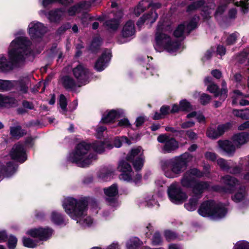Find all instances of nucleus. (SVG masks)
<instances>
[{"label":"nucleus","instance_id":"obj_62","mask_svg":"<svg viewBox=\"0 0 249 249\" xmlns=\"http://www.w3.org/2000/svg\"><path fill=\"white\" fill-rule=\"evenodd\" d=\"M242 169L240 167L238 166H235L234 167H231L230 166V169L228 170V172L234 174L236 175L240 174L241 172Z\"/></svg>","mask_w":249,"mask_h":249},{"label":"nucleus","instance_id":"obj_28","mask_svg":"<svg viewBox=\"0 0 249 249\" xmlns=\"http://www.w3.org/2000/svg\"><path fill=\"white\" fill-rule=\"evenodd\" d=\"M158 14L155 11H151L150 12L145 14L137 22L138 26H140L143 23L152 24L158 18Z\"/></svg>","mask_w":249,"mask_h":249},{"label":"nucleus","instance_id":"obj_37","mask_svg":"<svg viewBox=\"0 0 249 249\" xmlns=\"http://www.w3.org/2000/svg\"><path fill=\"white\" fill-rule=\"evenodd\" d=\"M26 133V132L22 129L21 127L19 125L10 127V134L12 137L18 138L23 136Z\"/></svg>","mask_w":249,"mask_h":249},{"label":"nucleus","instance_id":"obj_46","mask_svg":"<svg viewBox=\"0 0 249 249\" xmlns=\"http://www.w3.org/2000/svg\"><path fill=\"white\" fill-rule=\"evenodd\" d=\"M151 240L152 244L154 246L160 245L162 243L161 236L158 231L154 233Z\"/></svg>","mask_w":249,"mask_h":249},{"label":"nucleus","instance_id":"obj_23","mask_svg":"<svg viewBox=\"0 0 249 249\" xmlns=\"http://www.w3.org/2000/svg\"><path fill=\"white\" fill-rule=\"evenodd\" d=\"M111 58V53L109 50L105 51L102 56L97 61L95 68L97 71H102L107 66Z\"/></svg>","mask_w":249,"mask_h":249},{"label":"nucleus","instance_id":"obj_59","mask_svg":"<svg viewBox=\"0 0 249 249\" xmlns=\"http://www.w3.org/2000/svg\"><path fill=\"white\" fill-rule=\"evenodd\" d=\"M199 100L202 105H205L210 102L211 97L207 94L202 93L200 96Z\"/></svg>","mask_w":249,"mask_h":249},{"label":"nucleus","instance_id":"obj_40","mask_svg":"<svg viewBox=\"0 0 249 249\" xmlns=\"http://www.w3.org/2000/svg\"><path fill=\"white\" fill-rule=\"evenodd\" d=\"M233 115L242 119H247L249 117V109L246 108L244 110L233 109Z\"/></svg>","mask_w":249,"mask_h":249},{"label":"nucleus","instance_id":"obj_39","mask_svg":"<svg viewBox=\"0 0 249 249\" xmlns=\"http://www.w3.org/2000/svg\"><path fill=\"white\" fill-rule=\"evenodd\" d=\"M156 196L153 195H148L145 199V202L146 205L148 207H156L158 208L159 206V204L158 202V201L156 199Z\"/></svg>","mask_w":249,"mask_h":249},{"label":"nucleus","instance_id":"obj_11","mask_svg":"<svg viewBox=\"0 0 249 249\" xmlns=\"http://www.w3.org/2000/svg\"><path fill=\"white\" fill-rule=\"evenodd\" d=\"M27 31L33 40H40L47 31V28L43 23L37 21L31 22L28 26Z\"/></svg>","mask_w":249,"mask_h":249},{"label":"nucleus","instance_id":"obj_4","mask_svg":"<svg viewBox=\"0 0 249 249\" xmlns=\"http://www.w3.org/2000/svg\"><path fill=\"white\" fill-rule=\"evenodd\" d=\"M192 160V156L185 152L172 159L161 161V169L166 177L175 178L178 177L186 169L188 163Z\"/></svg>","mask_w":249,"mask_h":249},{"label":"nucleus","instance_id":"obj_2","mask_svg":"<svg viewBox=\"0 0 249 249\" xmlns=\"http://www.w3.org/2000/svg\"><path fill=\"white\" fill-rule=\"evenodd\" d=\"M112 147V145L107 142L97 141L93 143L92 145L85 142H82L78 144L75 150L70 153L68 157V160L79 167H85L96 159V155L89 152L91 148L96 152L100 154L103 153L106 148L111 149Z\"/></svg>","mask_w":249,"mask_h":249},{"label":"nucleus","instance_id":"obj_38","mask_svg":"<svg viewBox=\"0 0 249 249\" xmlns=\"http://www.w3.org/2000/svg\"><path fill=\"white\" fill-rule=\"evenodd\" d=\"M170 112L171 111L169 106H162L160 109V113L156 112L153 118L155 120L160 119L164 117Z\"/></svg>","mask_w":249,"mask_h":249},{"label":"nucleus","instance_id":"obj_13","mask_svg":"<svg viewBox=\"0 0 249 249\" xmlns=\"http://www.w3.org/2000/svg\"><path fill=\"white\" fill-rule=\"evenodd\" d=\"M72 72L77 80L78 87L85 85L89 82L90 72L84 65L81 64L78 65L73 69Z\"/></svg>","mask_w":249,"mask_h":249},{"label":"nucleus","instance_id":"obj_24","mask_svg":"<svg viewBox=\"0 0 249 249\" xmlns=\"http://www.w3.org/2000/svg\"><path fill=\"white\" fill-rule=\"evenodd\" d=\"M230 127H231V124L227 123L224 124L218 125L216 129L210 127L207 130V136L213 139H216L222 135L224 132L227 130Z\"/></svg>","mask_w":249,"mask_h":249},{"label":"nucleus","instance_id":"obj_30","mask_svg":"<svg viewBox=\"0 0 249 249\" xmlns=\"http://www.w3.org/2000/svg\"><path fill=\"white\" fill-rule=\"evenodd\" d=\"M64 15V12L60 9L50 11L47 16V18L51 22L57 23L59 22Z\"/></svg>","mask_w":249,"mask_h":249},{"label":"nucleus","instance_id":"obj_58","mask_svg":"<svg viewBox=\"0 0 249 249\" xmlns=\"http://www.w3.org/2000/svg\"><path fill=\"white\" fill-rule=\"evenodd\" d=\"M238 36L239 34L237 32L231 34L227 39V44L231 45L234 43Z\"/></svg>","mask_w":249,"mask_h":249},{"label":"nucleus","instance_id":"obj_43","mask_svg":"<svg viewBox=\"0 0 249 249\" xmlns=\"http://www.w3.org/2000/svg\"><path fill=\"white\" fill-rule=\"evenodd\" d=\"M124 142L128 144H130L131 143L130 141L126 137H117L114 139L113 144L115 147L119 148L122 146L123 142Z\"/></svg>","mask_w":249,"mask_h":249},{"label":"nucleus","instance_id":"obj_41","mask_svg":"<svg viewBox=\"0 0 249 249\" xmlns=\"http://www.w3.org/2000/svg\"><path fill=\"white\" fill-rule=\"evenodd\" d=\"M15 103L16 100L14 98L0 94V106H5L7 105H12Z\"/></svg>","mask_w":249,"mask_h":249},{"label":"nucleus","instance_id":"obj_27","mask_svg":"<svg viewBox=\"0 0 249 249\" xmlns=\"http://www.w3.org/2000/svg\"><path fill=\"white\" fill-rule=\"evenodd\" d=\"M232 141L236 148H239L249 141V134L246 132L236 134L233 136Z\"/></svg>","mask_w":249,"mask_h":249},{"label":"nucleus","instance_id":"obj_61","mask_svg":"<svg viewBox=\"0 0 249 249\" xmlns=\"http://www.w3.org/2000/svg\"><path fill=\"white\" fill-rule=\"evenodd\" d=\"M17 239L14 236H10L8 241V246L11 249H14L17 245Z\"/></svg>","mask_w":249,"mask_h":249},{"label":"nucleus","instance_id":"obj_42","mask_svg":"<svg viewBox=\"0 0 249 249\" xmlns=\"http://www.w3.org/2000/svg\"><path fill=\"white\" fill-rule=\"evenodd\" d=\"M215 4L213 2L209 3V5L202 7V15L205 18H207L209 17L210 15L211 14V10H213L215 7Z\"/></svg>","mask_w":249,"mask_h":249},{"label":"nucleus","instance_id":"obj_57","mask_svg":"<svg viewBox=\"0 0 249 249\" xmlns=\"http://www.w3.org/2000/svg\"><path fill=\"white\" fill-rule=\"evenodd\" d=\"M222 88L220 90V100L223 101L227 97V89L226 88V83L223 81L222 82Z\"/></svg>","mask_w":249,"mask_h":249},{"label":"nucleus","instance_id":"obj_35","mask_svg":"<svg viewBox=\"0 0 249 249\" xmlns=\"http://www.w3.org/2000/svg\"><path fill=\"white\" fill-rule=\"evenodd\" d=\"M18 82L20 92L22 94L27 93L29 87L30 86L29 79L28 77H24L20 79Z\"/></svg>","mask_w":249,"mask_h":249},{"label":"nucleus","instance_id":"obj_31","mask_svg":"<svg viewBox=\"0 0 249 249\" xmlns=\"http://www.w3.org/2000/svg\"><path fill=\"white\" fill-rule=\"evenodd\" d=\"M244 97L243 94L239 90H236L233 92V95L232 98L233 99L232 104L235 105L237 104L239 102V104L241 106H247L249 105V101L243 99V98Z\"/></svg>","mask_w":249,"mask_h":249},{"label":"nucleus","instance_id":"obj_29","mask_svg":"<svg viewBox=\"0 0 249 249\" xmlns=\"http://www.w3.org/2000/svg\"><path fill=\"white\" fill-rule=\"evenodd\" d=\"M124 114V111L121 109L112 110L106 116H104L102 119V122L104 123H108L113 121L115 119L119 118Z\"/></svg>","mask_w":249,"mask_h":249},{"label":"nucleus","instance_id":"obj_5","mask_svg":"<svg viewBox=\"0 0 249 249\" xmlns=\"http://www.w3.org/2000/svg\"><path fill=\"white\" fill-rule=\"evenodd\" d=\"M155 49L159 51L164 49L171 53L176 52L180 46V42L177 40H173L170 36L163 33V25L159 23L156 33Z\"/></svg>","mask_w":249,"mask_h":249},{"label":"nucleus","instance_id":"obj_49","mask_svg":"<svg viewBox=\"0 0 249 249\" xmlns=\"http://www.w3.org/2000/svg\"><path fill=\"white\" fill-rule=\"evenodd\" d=\"M207 90L214 94V97H220V91H219L218 87L214 84L209 85L207 86Z\"/></svg>","mask_w":249,"mask_h":249},{"label":"nucleus","instance_id":"obj_20","mask_svg":"<svg viewBox=\"0 0 249 249\" xmlns=\"http://www.w3.org/2000/svg\"><path fill=\"white\" fill-rule=\"evenodd\" d=\"M104 192L106 195L107 201L109 205L114 207L117 206L118 202L117 200L118 195V187L116 184H113L110 187L105 188Z\"/></svg>","mask_w":249,"mask_h":249},{"label":"nucleus","instance_id":"obj_50","mask_svg":"<svg viewBox=\"0 0 249 249\" xmlns=\"http://www.w3.org/2000/svg\"><path fill=\"white\" fill-rule=\"evenodd\" d=\"M194 117H196L197 121L200 123L204 122L205 121V118L204 116L201 114H197L196 111H193L189 113L186 116L187 119H190Z\"/></svg>","mask_w":249,"mask_h":249},{"label":"nucleus","instance_id":"obj_8","mask_svg":"<svg viewBox=\"0 0 249 249\" xmlns=\"http://www.w3.org/2000/svg\"><path fill=\"white\" fill-rule=\"evenodd\" d=\"M210 184L207 182L199 181L196 183L193 188V196L189 202L184 205L185 208L189 211L196 209L198 200L201 198L202 194L206 190H209Z\"/></svg>","mask_w":249,"mask_h":249},{"label":"nucleus","instance_id":"obj_34","mask_svg":"<svg viewBox=\"0 0 249 249\" xmlns=\"http://www.w3.org/2000/svg\"><path fill=\"white\" fill-rule=\"evenodd\" d=\"M60 82L67 89H73L77 85L73 79L69 76L63 77Z\"/></svg>","mask_w":249,"mask_h":249},{"label":"nucleus","instance_id":"obj_17","mask_svg":"<svg viewBox=\"0 0 249 249\" xmlns=\"http://www.w3.org/2000/svg\"><path fill=\"white\" fill-rule=\"evenodd\" d=\"M53 231V230L49 227H39L28 230L27 234L32 237L38 238L40 240L46 241L51 238Z\"/></svg>","mask_w":249,"mask_h":249},{"label":"nucleus","instance_id":"obj_22","mask_svg":"<svg viewBox=\"0 0 249 249\" xmlns=\"http://www.w3.org/2000/svg\"><path fill=\"white\" fill-rule=\"evenodd\" d=\"M217 144L219 150L229 155H232L236 149L232 141L219 140L217 142Z\"/></svg>","mask_w":249,"mask_h":249},{"label":"nucleus","instance_id":"obj_3","mask_svg":"<svg viewBox=\"0 0 249 249\" xmlns=\"http://www.w3.org/2000/svg\"><path fill=\"white\" fill-rule=\"evenodd\" d=\"M62 206L69 216L81 226L89 227L93 223V219L87 216V207L84 201L67 197L63 200Z\"/></svg>","mask_w":249,"mask_h":249},{"label":"nucleus","instance_id":"obj_14","mask_svg":"<svg viewBox=\"0 0 249 249\" xmlns=\"http://www.w3.org/2000/svg\"><path fill=\"white\" fill-rule=\"evenodd\" d=\"M168 194L170 200L176 204L183 203L187 198L186 194L182 191L177 183H173L168 188Z\"/></svg>","mask_w":249,"mask_h":249},{"label":"nucleus","instance_id":"obj_55","mask_svg":"<svg viewBox=\"0 0 249 249\" xmlns=\"http://www.w3.org/2000/svg\"><path fill=\"white\" fill-rule=\"evenodd\" d=\"M23 243L24 246L28 248H35L36 246V243L29 238H23Z\"/></svg>","mask_w":249,"mask_h":249},{"label":"nucleus","instance_id":"obj_52","mask_svg":"<svg viewBox=\"0 0 249 249\" xmlns=\"http://www.w3.org/2000/svg\"><path fill=\"white\" fill-rule=\"evenodd\" d=\"M241 178L246 182L249 183V157H248V163L246 165L245 171L242 174Z\"/></svg>","mask_w":249,"mask_h":249},{"label":"nucleus","instance_id":"obj_63","mask_svg":"<svg viewBox=\"0 0 249 249\" xmlns=\"http://www.w3.org/2000/svg\"><path fill=\"white\" fill-rule=\"evenodd\" d=\"M205 158L211 161H214L216 159V155L215 153L211 152H207L205 154Z\"/></svg>","mask_w":249,"mask_h":249},{"label":"nucleus","instance_id":"obj_45","mask_svg":"<svg viewBox=\"0 0 249 249\" xmlns=\"http://www.w3.org/2000/svg\"><path fill=\"white\" fill-rule=\"evenodd\" d=\"M14 86V83L8 80H0V91L8 90Z\"/></svg>","mask_w":249,"mask_h":249},{"label":"nucleus","instance_id":"obj_21","mask_svg":"<svg viewBox=\"0 0 249 249\" xmlns=\"http://www.w3.org/2000/svg\"><path fill=\"white\" fill-rule=\"evenodd\" d=\"M78 6L79 11L83 13L81 20L84 26H87L90 21H92L96 19H99V18H96L91 16V15L87 12H84L85 10H87L90 8L91 4L89 2H84L78 4Z\"/></svg>","mask_w":249,"mask_h":249},{"label":"nucleus","instance_id":"obj_1","mask_svg":"<svg viewBox=\"0 0 249 249\" xmlns=\"http://www.w3.org/2000/svg\"><path fill=\"white\" fill-rule=\"evenodd\" d=\"M31 41L26 36L18 37L13 40L8 48L9 59L3 55H0V71H9L14 65H18L23 62L31 53Z\"/></svg>","mask_w":249,"mask_h":249},{"label":"nucleus","instance_id":"obj_10","mask_svg":"<svg viewBox=\"0 0 249 249\" xmlns=\"http://www.w3.org/2000/svg\"><path fill=\"white\" fill-rule=\"evenodd\" d=\"M127 160L132 162L136 170H141L143 166L144 157L143 150L142 147L137 146L133 148L128 154Z\"/></svg>","mask_w":249,"mask_h":249},{"label":"nucleus","instance_id":"obj_16","mask_svg":"<svg viewBox=\"0 0 249 249\" xmlns=\"http://www.w3.org/2000/svg\"><path fill=\"white\" fill-rule=\"evenodd\" d=\"M135 31L134 22L132 20L127 21L122 28L121 36L118 39V42L124 43L129 41L135 36Z\"/></svg>","mask_w":249,"mask_h":249},{"label":"nucleus","instance_id":"obj_51","mask_svg":"<svg viewBox=\"0 0 249 249\" xmlns=\"http://www.w3.org/2000/svg\"><path fill=\"white\" fill-rule=\"evenodd\" d=\"M101 42L102 40L100 37L94 38L90 45V49L92 51H95L101 45Z\"/></svg>","mask_w":249,"mask_h":249},{"label":"nucleus","instance_id":"obj_6","mask_svg":"<svg viewBox=\"0 0 249 249\" xmlns=\"http://www.w3.org/2000/svg\"><path fill=\"white\" fill-rule=\"evenodd\" d=\"M198 213L203 217H210L216 220L224 217L227 213V210L224 205L210 200L201 205Z\"/></svg>","mask_w":249,"mask_h":249},{"label":"nucleus","instance_id":"obj_54","mask_svg":"<svg viewBox=\"0 0 249 249\" xmlns=\"http://www.w3.org/2000/svg\"><path fill=\"white\" fill-rule=\"evenodd\" d=\"M179 105L181 111H189L191 109L190 104L185 100L181 101Z\"/></svg>","mask_w":249,"mask_h":249},{"label":"nucleus","instance_id":"obj_48","mask_svg":"<svg viewBox=\"0 0 249 249\" xmlns=\"http://www.w3.org/2000/svg\"><path fill=\"white\" fill-rule=\"evenodd\" d=\"M204 4L203 0H198L193 2L192 4L189 5L187 8V11L191 12L195 10H196L199 8L201 7Z\"/></svg>","mask_w":249,"mask_h":249},{"label":"nucleus","instance_id":"obj_15","mask_svg":"<svg viewBox=\"0 0 249 249\" xmlns=\"http://www.w3.org/2000/svg\"><path fill=\"white\" fill-rule=\"evenodd\" d=\"M118 169L122 172L119 176V178L120 180H123L127 182L134 180L136 182H137L138 181L140 180L141 178V176L139 174H137L136 175L137 180L133 179L132 178L133 172L132 171V167L126 161L123 160L120 161L119 163Z\"/></svg>","mask_w":249,"mask_h":249},{"label":"nucleus","instance_id":"obj_18","mask_svg":"<svg viewBox=\"0 0 249 249\" xmlns=\"http://www.w3.org/2000/svg\"><path fill=\"white\" fill-rule=\"evenodd\" d=\"M198 19V17L195 16L189 23L179 25L174 32L175 36L177 37H181L185 32L189 33L196 28Z\"/></svg>","mask_w":249,"mask_h":249},{"label":"nucleus","instance_id":"obj_64","mask_svg":"<svg viewBox=\"0 0 249 249\" xmlns=\"http://www.w3.org/2000/svg\"><path fill=\"white\" fill-rule=\"evenodd\" d=\"M226 8V5L220 4V5L218 6L215 13V16L217 18L218 16H220L222 13L224 11Z\"/></svg>","mask_w":249,"mask_h":249},{"label":"nucleus","instance_id":"obj_19","mask_svg":"<svg viewBox=\"0 0 249 249\" xmlns=\"http://www.w3.org/2000/svg\"><path fill=\"white\" fill-rule=\"evenodd\" d=\"M10 156L12 159L20 162H23L27 159L26 150L23 145L19 143L13 147Z\"/></svg>","mask_w":249,"mask_h":249},{"label":"nucleus","instance_id":"obj_60","mask_svg":"<svg viewBox=\"0 0 249 249\" xmlns=\"http://www.w3.org/2000/svg\"><path fill=\"white\" fill-rule=\"evenodd\" d=\"M164 236L167 240L170 241L175 239L177 238V234L169 230H167L164 231Z\"/></svg>","mask_w":249,"mask_h":249},{"label":"nucleus","instance_id":"obj_53","mask_svg":"<svg viewBox=\"0 0 249 249\" xmlns=\"http://www.w3.org/2000/svg\"><path fill=\"white\" fill-rule=\"evenodd\" d=\"M233 249H249V242L246 241L238 242Z\"/></svg>","mask_w":249,"mask_h":249},{"label":"nucleus","instance_id":"obj_32","mask_svg":"<svg viewBox=\"0 0 249 249\" xmlns=\"http://www.w3.org/2000/svg\"><path fill=\"white\" fill-rule=\"evenodd\" d=\"M50 218L53 223L57 225H65L67 223L63 216L56 211L51 213Z\"/></svg>","mask_w":249,"mask_h":249},{"label":"nucleus","instance_id":"obj_12","mask_svg":"<svg viewBox=\"0 0 249 249\" xmlns=\"http://www.w3.org/2000/svg\"><path fill=\"white\" fill-rule=\"evenodd\" d=\"M158 141L163 144L162 151L163 153H171L179 147L178 142L173 137L167 134H161L157 138Z\"/></svg>","mask_w":249,"mask_h":249},{"label":"nucleus","instance_id":"obj_9","mask_svg":"<svg viewBox=\"0 0 249 249\" xmlns=\"http://www.w3.org/2000/svg\"><path fill=\"white\" fill-rule=\"evenodd\" d=\"M221 180L224 186L214 185L211 187L210 186L209 190L231 194L235 190L236 187L241 184L240 181L238 179L230 175L222 177Z\"/></svg>","mask_w":249,"mask_h":249},{"label":"nucleus","instance_id":"obj_33","mask_svg":"<svg viewBox=\"0 0 249 249\" xmlns=\"http://www.w3.org/2000/svg\"><path fill=\"white\" fill-rule=\"evenodd\" d=\"M151 6V0H142L134 10L135 14L138 16L146 8Z\"/></svg>","mask_w":249,"mask_h":249},{"label":"nucleus","instance_id":"obj_36","mask_svg":"<svg viewBox=\"0 0 249 249\" xmlns=\"http://www.w3.org/2000/svg\"><path fill=\"white\" fill-rule=\"evenodd\" d=\"M38 1L43 8H46L56 2H58L64 5H67L72 2V0H38Z\"/></svg>","mask_w":249,"mask_h":249},{"label":"nucleus","instance_id":"obj_47","mask_svg":"<svg viewBox=\"0 0 249 249\" xmlns=\"http://www.w3.org/2000/svg\"><path fill=\"white\" fill-rule=\"evenodd\" d=\"M217 163L222 170L227 172L230 169V166L231 165L229 162L222 158L218 159L217 160Z\"/></svg>","mask_w":249,"mask_h":249},{"label":"nucleus","instance_id":"obj_25","mask_svg":"<svg viewBox=\"0 0 249 249\" xmlns=\"http://www.w3.org/2000/svg\"><path fill=\"white\" fill-rule=\"evenodd\" d=\"M123 17V13L121 10L117 11L115 14V18L107 20L105 22V25L108 30L115 31L117 29L120 24V19Z\"/></svg>","mask_w":249,"mask_h":249},{"label":"nucleus","instance_id":"obj_7","mask_svg":"<svg viewBox=\"0 0 249 249\" xmlns=\"http://www.w3.org/2000/svg\"><path fill=\"white\" fill-rule=\"evenodd\" d=\"M210 165H206L204 166L205 171L202 172L196 168H191L186 171L183 174L180 182L182 186L186 188L191 187L195 184L196 179L203 176L208 177L210 174Z\"/></svg>","mask_w":249,"mask_h":249},{"label":"nucleus","instance_id":"obj_56","mask_svg":"<svg viewBox=\"0 0 249 249\" xmlns=\"http://www.w3.org/2000/svg\"><path fill=\"white\" fill-rule=\"evenodd\" d=\"M59 105L64 112L67 111V101L65 96L61 94L59 98Z\"/></svg>","mask_w":249,"mask_h":249},{"label":"nucleus","instance_id":"obj_44","mask_svg":"<svg viewBox=\"0 0 249 249\" xmlns=\"http://www.w3.org/2000/svg\"><path fill=\"white\" fill-rule=\"evenodd\" d=\"M140 245V240L137 237L130 239L126 244L127 249H137Z\"/></svg>","mask_w":249,"mask_h":249},{"label":"nucleus","instance_id":"obj_26","mask_svg":"<svg viewBox=\"0 0 249 249\" xmlns=\"http://www.w3.org/2000/svg\"><path fill=\"white\" fill-rule=\"evenodd\" d=\"M248 191L245 186H241L239 189L232 196V199L236 203H244L247 199Z\"/></svg>","mask_w":249,"mask_h":249}]
</instances>
